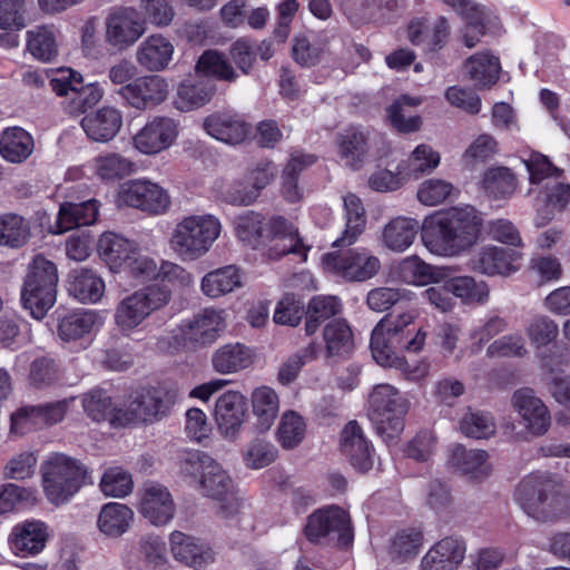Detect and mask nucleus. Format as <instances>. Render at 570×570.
<instances>
[{"mask_svg": "<svg viewBox=\"0 0 570 570\" xmlns=\"http://www.w3.org/2000/svg\"><path fill=\"white\" fill-rule=\"evenodd\" d=\"M481 228L482 218L472 206L451 207L425 217L421 238L432 254L455 257L476 244Z\"/></svg>", "mask_w": 570, "mask_h": 570, "instance_id": "obj_1", "label": "nucleus"}, {"mask_svg": "<svg viewBox=\"0 0 570 570\" xmlns=\"http://www.w3.org/2000/svg\"><path fill=\"white\" fill-rule=\"evenodd\" d=\"M40 471L45 494L56 505L67 503L85 484L92 482L82 462L62 453L51 454Z\"/></svg>", "mask_w": 570, "mask_h": 570, "instance_id": "obj_2", "label": "nucleus"}, {"mask_svg": "<svg viewBox=\"0 0 570 570\" xmlns=\"http://www.w3.org/2000/svg\"><path fill=\"white\" fill-rule=\"evenodd\" d=\"M59 281L53 262L42 254L36 255L28 266L21 289V302L36 320H42L53 306Z\"/></svg>", "mask_w": 570, "mask_h": 570, "instance_id": "obj_3", "label": "nucleus"}, {"mask_svg": "<svg viewBox=\"0 0 570 570\" xmlns=\"http://www.w3.org/2000/svg\"><path fill=\"white\" fill-rule=\"evenodd\" d=\"M222 225L213 215L184 217L174 228L169 244L183 261L203 257L220 234Z\"/></svg>", "mask_w": 570, "mask_h": 570, "instance_id": "obj_4", "label": "nucleus"}, {"mask_svg": "<svg viewBox=\"0 0 570 570\" xmlns=\"http://www.w3.org/2000/svg\"><path fill=\"white\" fill-rule=\"evenodd\" d=\"M178 397L176 387L140 389L130 395L126 405L116 410L114 420L121 426L159 421L169 414Z\"/></svg>", "mask_w": 570, "mask_h": 570, "instance_id": "obj_5", "label": "nucleus"}, {"mask_svg": "<svg viewBox=\"0 0 570 570\" xmlns=\"http://www.w3.org/2000/svg\"><path fill=\"white\" fill-rule=\"evenodd\" d=\"M407 411V400L390 384H379L370 394L368 417L377 434L386 440L403 431Z\"/></svg>", "mask_w": 570, "mask_h": 570, "instance_id": "obj_6", "label": "nucleus"}, {"mask_svg": "<svg viewBox=\"0 0 570 570\" xmlns=\"http://www.w3.org/2000/svg\"><path fill=\"white\" fill-rule=\"evenodd\" d=\"M180 472L198 480L204 495L225 500L233 493L234 483L222 465L208 454L188 451L180 459Z\"/></svg>", "mask_w": 570, "mask_h": 570, "instance_id": "obj_7", "label": "nucleus"}, {"mask_svg": "<svg viewBox=\"0 0 570 570\" xmlns=\"http://www.w3.org/2000/svg\"><path fill=\"white\" fill-rule=\"evenodd\" d=\"M171 297L168 288L151 285L138 289L122 298L116 306L114 318L122 333H130L153 312L166 306Z\"/></svg>", "mask_w": 570, "mask_h": 570, "instance_id": "obj_8", "label": "nucleus"}, {"mask_svg": "<svg viewBox=\"0 0 570 570\" xmlns=\"http://www.w3.org/2000/svg\"><path fill=\"white\" fill-rule=\"evenodd\" d=\"M304 533L313 543L336 540L338 546L347 547L353 541L350 517L345 510L336 505L313 512L307 519Z\"/></svg>", "mask_w": 570, "mask_h": 570, "instance_id": "obj_9", "label": "nucleus"}, {"mask_svg": "<svg viewBox=\"0 0 570 570\" xmlns=\"http://www.w3.org/2000/svg\"><path fill=\"white\" fill-rule=\"evenodd\" d=\"M322 262L325 271L346 282H365L374 277L381 268L380 259L363 248L327 253Z\"/></svg>", "mask_w": 570, "mask_h": 570, "instance_id": "obj_10", "label": "nucleus"}, {"mask_svg": "<svg viewBox=\"0 0 570 570\" xmlns=\"http://www.w3.org/2000/svg\"><path fill=\"white\" fill-rule=\"evenodd\" d=\"M226 327L225 312L207 307L179 325V334L185 346L197 350L210 346Z\"/></svg>", "mask_w": 570, "mask_h": 570, "instance_id": "obj_11", "label": "nucleus"}, {"mask_svg": "<svg viewBox=\"0 0 570 570\" xmlns=\"http://www.w3.org/2000/svg\"><path fill=\"white\" fill-rule=\"evenodd\" d=\"M168 92L167 80L158 75L137 77L116 90L125 106L139 111L153 109L163 104Z\"/></svg>", "mask_w": 570, "mask_h": 570, "instance_id": "obj_12", "label": "nucleus"}, {"mask_svg": "<svg viewBox=\"0 0 570 570\" xmlns=\"http://www.w3.org/2000/svg\"><path fill=\"white\" fill-rule=\"evenodd\" d=\"M146 31V21L131 7L114 9L106 20V41L119 51L131 47Z\"/></svg>", "mask_w": 570, "mask_h": 570, "instance_id": "obj_13", "label": "nucleus"}, {"mask_svg": "<svg viewBox=\"0 0 570 570\" xmlns=\"http://www.w3.org/2000/svg\"><path fill=\"white\" fill-rule=\"evenodd\" d=\"M179 134L178 122L167 116H154L132 137V145L148 156L168 149Z\"/></svg>", "mask_w": 570, "mask_h": 570, "instance_id": "obj_14", "label": "nucleus"}, {"mask_svg": "<svg viewBox=\"0 0 570 570\" xmlns=\"http://www.w3.org/2000/svg\"><path fill=\"white\" fill-rule=\"evenodd\" d=\"M234 224L238 239L253 248L272 242L273 234L291 230L286 218L273 216L266 219L255 212H247L236 217Z\"/></svg>", "mask_w": 570, "mask_h": 570, "instance_id": "obj_15", "label": "nucleus"}, {"mask_svg": "<svg viewBox=\"0 0 570 570\" xmlns=\"http://www.w3.org/2000/svg\"><path fill=\"white\" fill-rule=\"evenodd\" d=\"M119 199L127 206L150 214L165 213L170 200L164 188L149 180H130L122 185Z\"/></svg>", "mask_w": 570, "mask_h": 570, "instance_id": "obj_16", "label": "nucleus"}, {"mask_svg": "<svg viewBox=\"0 0 570 570\" xmlns=\"http://www.w3.org/2000/svg\"><path fill=\"white\" fill-rule=\"evenodd\" d=\"M169 547L176 561L196 570L204 569L215 560L213 549L205 541L181 531L170 533Z\"/></svg>", "mask_w": 570, "mask_h": 570, "instance_id": "obj_17", "label": "nucleus"}, {"mask_svg": "<svg viewBox=\"0 0 570 570\" xmlns=\"http://www.w3.org/2000/svg\"><path fill=\"white\" fill-rule=\"evenodd\" d=\"M412 323L413 316L403 313L397 316L387 315L375 325L372 331L370 347L376 363H389L391 355L383 351L386 348V342L389 341L391 346L400 344V332L412 328Z\"/></svg>", "mask_w": 570, "mask_h": 570, "instance_id": "obj_18", "label": "nucleus"}, {"mask_svg": "<svg viewBox=\"0 0 570 570\" xmlns=\"http://www.w3.org/2000/svg\"><path fill=\"white\" fill-rule=\"evenodd\" d=\"M512 404L531 434L543 435L548 431L551 423L549 411L533 390H517L512 396Z\"/></svg>", "mask_w": 570, "mask_h": 570, "instance_id": "obj_19", "label": "nucleus"}, {"mask_svg": "<svg viewBox=\"0 0 570 570\" xmlns=\"http://www.w3.org/2000/svg\"><path fill=\"white\" fill-rule=\"evenodd\" d=\"M341 451L358 472L365 473L373 466V448L356 421H350L341 433Z\"/></svg>", "mask_w": 570, "mask_h": 570, "instance_id": "obj_20", "label": "nucleus"}, {"mask_svg": "<svg viewBox=\"0 0 570 570\" xmlns=\"http://www.w3.org/2000/svg\"><path fill=\"white\" fill-rule=\"evenodd\" d=\"M139 512L153 525L167 524L175 515V503L168 489L161 484H147L142 491Z\"/></svg>", "mask_w": 570, "mask_h": 570, "instance_id": "obj_21", "label": "nucleus"}, {"mask_svg": "<svg viewBox=\"0 0 570 570\" xmlns=\"http://www.w3.org/2000/svg\"><path fill=\"white\" fill-rule=\"evenodd\" d=\"M122 124L121 111L110 106L86 114L80 122L88 139L96 142L111 141L120 131Z\"/></svg>", "mask_w": 570, "mask_h": 570, "instance_id": "obj_22", "label": "nucleus"}, {"mask_svg": "<svg viewBox=\"0 0 570 570\" xmlns=\"http://www.w3.org/2000/svg\"><path fill=\"white\" fill-rule=\"evenodd\" d=\"M203 128L209 136L219 141L237 145L246 139L250 126L237 114L216 111L204 119Z\"/></svg>", "mask_w": 570, "mask_h": 570, "instance_id": "obj_23", "label": "nucleus"}, {"mask_svg": "<svg viewBox=\"0 0 570 570\" xmlns=\"http://www.w3.org/2000/svg\"><path fill=\"white\" fill-rule=\"evenodd\" d=\"M214 414L222 434L234 438L239 432L246 415L245 397L235 391L224 393L216 401Z\"/></svg>", "mask_w": 570, "mask_h": 570, "instance_id": "obj_24", "label": "nucleus"}, {"mask_svg": "<svg viewBox=\"0 0 570 570\" xmlns=\"http://www.w3.org/2000/svg\"><path fill=\"white\" fill-rule=\"evenodd\" d=\"M520 258L518 252L498 246L482 247L470 261L474 272L494 276L510 275L517 271L513 263Z\"/></svg>", "mask_w": 570, "mask_h": 570, "instance_id": "obj_25", "label": "nucleus"}, {"mask_svg": "<svg viewBox=\"0 0 570 570\" xmlns=\"http://www.w3.org/2000/svg\"><path fill=\"white\" fill-rule=\"evenodd\" d=\"M216 92L213 78L195 75L184 79L178 88L175 104L180 111H190L208 104Z\"/></svg>", "mask_w": 570, "mask_h": 570, "instance_id": "obj_26", "label": "nucleus"}, {"mask_svg": "<svg viewBox=\"0 0 570 570\" xmlns=\"http://www.w3.org/2000/svg\"><path fill=\"white\" fill-rule=\"evenodd\" d=\"M553 488L554 483L540 476H530L523 480L517 489V499L523 511L538 521L530 505L535 510H547L553 508Z\"/></svg>", "mask_w": 570, "mask_h": 570, "instance_id": "obj_27", "label": "nucleus"}, {"mask_svg": "<svg viewBox=\"0 0 570 570\" xmlns=\"http://www.w3.org/2000/svg\"><path fill=\"white\" fill-rule=\"evenodd\" d=\"M175 47L160 33L148 36L138 46L136 61L145 70L158 72L165 70L173 60Z\"/></svg>", "mask_w": 570, "mask_h": 570, "instance_id": "obj_28", "label": "nucleus"}, {"mask_svg": "<svg viewBox=\"0 0 570 570\" xmlns=\"http://www.w3.org/2000/svg\"><path fill=\"white\" fill-rule=\"evenodd\" d=\"M98 215L99 203L96 199L82 203L66 202L60 205L56 224L50 230L53 234H62L76 227L89 226L96 223Z\"/></svg>", "mask_w": 570, "mask_h": 570, "instance_id": "obj_29", "label": "nucleus"}, {"mask_svg": "<svg viewBox=\"0 0 570 570\" xmlns=\"http://www.w3.org/2000/svg\"><path fill=\"white\" fill-rule=\"evenodd\" d=\"M337 154L352 168L362 167L368 153V136L361 127L350 126L336 135Z\"/></svg>", "mask_w": 570, "mask_h": 570, "instance_id": "obj_30", "label": "nucleus"}, {"mask_svg": "<svg viewBox=\"0 0 570 570\" xmlns=\"http://www.w3.org/2000/svg\"><path fill=\"white\" fill-rule=\"evenodd\" d=\"M47 539V525L41 521L32 520L13 528L10 544L16 554L35 556L43 550Z\"/></svg>", "mask_w": 570, "mask_h": 570, "instance_id": "obj_31", "label": "nucleus"}, {"mask_svg": "<svg viewBox=\"0 0 570 570\" xmlns=\"http://www.w3.org/2000/svg\"><path fill=\"white\" fill-rule=\"evenodd\" d=\"M488 458L489 455L484 450L466 449L456 444L451 449L448 463L461 474L471 479H481L489 475L491 471Z\"/></svg>", "mask_w": 570, "mask_h": 570, "instance_id": "obj_32", "label": "nucleus"}, {"mask_svg": "<svg viewBox=\"0 0 570 570\" xmlns=\"http://www.w3.org/2000/svg\"><path fill=\"white\" fill-rule=\"evenodd\" d=\"M100 258L112 272H119L135 254L136 247L132 242L116 233H104L97 245Z\"/></svg>", "mask_w": 570, "mask_h": 570, "instance_id": "obj_33", "label": "nucleus"}, {"mask_svg": "<svg viewBox=\"0 0 570 570\" xmlns=\"http://www.w3.org/2000/svg\"><path fill=\"white\" fill-rule=\"evenodd\" d=\"M134 521V511L126 504L109 502L101 507L97 519L98 530L116 539L126 533Z\"/></svg>", "mask_w": 570, "mask_h": 570, "instance_id": "obj_34", "label": "nucleus"}, {"mask_svg": "<svg viewBox=\"0 0 570 570\" xmlns=\"http://www.w3.org/2000/svg\"><path fill=\"white\" fill-rule=\"evenodd\" d=\"M254 362L252 350L242 343H229L216 350L212 364L220 374H232L245 370Z\"/></svg>", "mask_w": 570, "mask_h": 570, "instance_id": "obj_35", "label": "nucleus"}, {"mask_svg": "<svg viewBox=\"0 0 570 570\" xmlns=\"http://www.w3.org/2000/svg\"><path fill=\"white\" fill-rule=\"evenodd\" d=\"M422 104L420 97L400 96L389 108L387 118L392 127L402 134L416 132L422 127V118L412 110Z\"/></svg>", "mask_w": 570, "mask_h": 570, "instance_id": "obj_36", "label": "nucleus"}, {"mask_svg": "<svg viewBox=\"0 0 570 570\" xmlns=\"http://www.w3.org/2000/svg\"><path fill=\"white\" fill-rule=\"evenodd\" d=\"M33 148L32 136L21 127H9L0 135V154L12 164L24 161Z\"/></svg>", "mask_w": 570, "mask_h": 570, "instance_id": "obj_37", "label": "nucleus"}, {"mask_svg": "<svg viewBox=\"0 0 570 570\" xmlns=\"http://www.w3.org/2000/svg\"><path fill=\"white\" fill-rule=\"evenodd\" d=\"M68 292L81 303H97L105 293V282L91 269H75L69 276Z\"/></svg>", "mask_w": 570, "mask_h": 570, "instance_id": "obj_38", "label": "nucleus"}, {"mask_svg": "<svg viewBox=\"0 0 570 570\" xmlns=\"http://www.w3.org/2000/svg\"><path fill=\"white\" fill-rule=\"evenodd\" d=\"M460 17L465 21L462 39L468 48L475 47L481 37L485 35L488 27L497 19L490 10L473 0Z\"/></svg>", "mask_w": 570, "mask_h": 570, "instance_id": "obj_39", "label": "nucleus"}, {"mask_svg": "<svg viewBox=\"0 0 570 570\" xmlns=\"http://www.w3.org/2000/svg\"><path fill=\"white\" fill-rule=\"evenodd\" d=\"M465 70L475 87L483 89L498 82L501 66L498 57L489 51H481L465 61Z\"/></svg>", "mask_w": 570, "mask_h": 570, "instance_id": "obj_40", "label": "nucleus"}, {"mask_svg": "<svg viewBox=\"0 0 570 570\" xmlns=\"http://www.w3.org/2000/svg\"><path fill=\"white\" fill-rule=\"evenodd\" d=\"M422 225L416 219L396 217L383 229V244L392 252L402 253L414 242Z\"/></svg>", "mask_w": 570, "mask_h": 570, "instance_id": "obj_41", "label": "nucleus"}, {"mask_svg": "<svg viewBox=\"0 0 570 570\" xmlns=\"http://www.w3.org/2000/svg\"><path fill=\"white\" fill-rule=\"evenodd\" d=\"M252 409L256 417V428L259 432H266L274 424L279 411L277 393L268 387L261 386L252 393Z\"/></svg>", "mask_w": 570, "mask_h": 570, "instance_id": "obj_42", "label": "nucleus"}, {"mask_svg": "<svg viewBox=\"0 0 570 570\" xmlns=\"http://www.w3.org/2000/svg\"><path fill=\"white\" fill-rule=\"evenodd\" d=\"M397 275L404 283L426 285L439 283L444 277V272L440 267L428 264L419 256L413 255L400 262Z\"/></svg>", "mask_w": 570, "mask_h": 570, "instance_id": "obj_43", "label": "nucleus"}, {"mask_svg": "<svg viewBox=\"0 0 570 570\" xmlns=\"http://www.w3.org/2000/svg\"><path fill=\"white\" fill-rule=\"evenodd\" d=\"M344 209L346 218L345 229L342 236L333 243V246L343 247L354 244L365 227V209L356 195L348 194L344 197Z\"/></svg>", "mask_w": 570, "mask_h": 570, "instance_id": "obj_44", "label": "nucleus"}, {"mask_svg": "<svg viewBox=\"0 0 570 570\" xmlns=\"http://www.w3.org/2000/svg\"><path fill=\"white\" fill-rule=\"evenodd\" d=\"M240 286L239 271L233 265L207 273L200 284L203 293L212 298L226 295Z\"/></svg>", "mask_w": 570, "mask_h": 570, "instance_id": "obj_45", "label": "nucleus"}, {"mask_svg": "<svg viewBox=\"0 0 570 570\" xmlns=\"http://www.w3.org/2000/svg\"><path fill=\"white\" fill-rule=\"evenodd\" d=\"M441 160L438 151L426 144L419 145L406 160L397 165L400 173L407 178H419L421 175L434 170Z\"/></svg>", "mask_w": 570, "mask_h": 570, "instance_id": "obj_46", "label": "nucleus"}, {"mask_svg": "<svg viewBox=\"0 0 570 570\" xmlns=\"http://www.w3.org/2000/svg\"><path fill=\"white\" fill-rule=\"evenodd\" d=\"M401 342L397 345L391 346V343L387 341L385 354L391 355V360L389 363H379L384 367H395L403 372H406L409 368V364L404 357L399 356L400 351H409V352H419L422 350L425 342V333L421 330H416L415 327L405 330L400 332Z\"/></svg>", "mask_w": 570, "mask_h": 570, "instance_id": "obj_47", "label": "nucleus"}, {"mask_svg": "<svg viewBox=\"0 0 570 570\" xmlns=\"http://www.w3.org/2000/svg\"><path fill=\"white\" fill-rule=\"evenodd\" d=\"M27 49L36 59L50 62L58 56V46L52 27L39 26L27 32Z\"/></svg>", "mask_w": 570, "mask_h": 570, "instance_id": "obj_48", "label": "nucleus"}, {"mask_svg": "<svg viewBox=\"0 0 570 570\" xmlns=\"http://www.w3.org/2000/svg\"><path fill=\"white\" fill-rule=\"evenodd\" d=\"M342 304L336 296L318 295L313 297L306 309V334H314L323 322L340 314Z\"/></svg>", "mask_w": 570, "mask_h": 570, "instance_id": "obj_49", "label": "nucleus"}, {"mask_svg": "<svg viewBox=\"0 0 570 570\" xmlns=\"http://www.w3.org/2000/svg\"><path fill=\"white\" fill-rule=\"evenodd\" d=\"M30 238L27 220L14 213L0 215V246L20 248Z\"/></svg>", "mask_w": 570, "mask_h": 570, "instance_id": "obj_50", "label": "nucleus"}, {"mask_svg": "<svg viewBox=\"0 0 570 570\" xmlns=\"http://www.w3.org/2000/svg\"><path fill=\"white\" fill-rule=\"evenodd\" d=\"M97 315L91 311H77L59 316L58 335L62 341H76L90 333Z\"/></svg>", "mask_w": 570, "mask_h": 570, "instance_id": "obj_51", "label": "nucleus"}, {"mask_svg": "<svg viewBox=\"0 0 570 570\" xmlns=\"http://www.w3.org/2000/svg\"><path fill=\"white\" fill-rule=\"evenodd\" d=\"M195 70L202 76L229 82L238 78L229 61L216 50H206L198 58Z\"/></svg>", "mask_w": 570, "mask_h": 570, "instance_id": "obj_52", "label": "nucleus"}, {"mask_svg": "<svg viewBox=\"0 0 570 570\" xmlns=\"http://www.w3.org/2000/svg\"><path fill=\"white\" fill-rule=\"evenodd\" d=\"M482 185L489 197L504 199L513 195L517 188V178L507 167L490 168L483 176Z\"/></svg>", "mask_w": 570, "mask_h": 570, "instance_id": "obj_53", "label": "nucleus"}, {"mask_svg": "<svg viewBox=\"0 0 570 570\" xmlns=\"http://www.w3.org/2000/svg\"><path fill=\"white\" fill-rule=\"evenodd\" d=\"M323 337L328 355H342L353 348V333L344 320H332L323 331Z\"/></svg>", "mask_w": 570, "mask_h": 570, "instance_id": "obj_54", "label": "nucleus"}, {"mask_svg": "<svg viewBox=\"0 0 570 570\" xmlns=\"http://www.w3.org/2000/svg\"><path fill=\"white\" fill-rule=\"evenodd\" d=\"M305 431L304 419L294 411H287L281 417L276 439L283 449L292 450L302 443Z\"/></svg>", "mask_w": 570, "mask_h": 570, "instance_id": "obj_55", "label": "nucleus"}, {"mask_svg": "<svg viewBox=\"0 0 570 570\" xmlns=\"http://www.w3.org/2000/svg\"><path fill=\"white\" fill-rule=\"evenodd\" d=\"M102 96L104 89L99 83L90 82L83 85L81 82L69 100L66 101L65 110L71 116L85 114L95 107L102 99Z\"/></svg>", "mask_w": 570, "mask_h": 570, "instance_id": "obj_56", "label": "nucleus"}, {"mask_svg": "<svg viewBox=\"0 0 570 570\" xmlns=\"http://www.w3.org/2000/svg\"><path fill=\"white\" fill-rule=\"evenodd\" d=\"M29 383L36 389H45L60 380V367L57 361L48 355L36 357L29 366Z\"/></svg>", "mask_w": 570, "mask_h": 570, "instance_id": "obj_57", "label": "nucleus"}, {"mask_svg": "<svg viewBox=\"0 0 570 570\" xmlns=\"http://www.w3.org/2000/svg\"><path fill=\"white\" fill-rule=\"evenodd\" d=\"M522 161L529 173V180L532 185L542 184L551 178H559L563 170L554 166L549 158L538 151H531Z\"/></svg>", "mask_w": 570, "mask_h": 570, "instance_id": "obj_58", "label": "nucleus"}, {"mask_svg": "<svg viewBox=\"0 0 570 570\" xmlns=\"http://www.w3.org/2000/svg\"><path fill=\"white\" fill-rule=\"evenodd\" d=\"M465 541L462 538L451 535L438 541L426 553L443 560L458 570L465 558Z\"/></svg>", "mask_w": 570, "mask_h": 570, "instance_id": "obj_59", "label": "nucleus"}, {"mask_svg": "<svg viewBox=\"0 0 570 570\" xmlns=\"http://www.w3.org/2000/svg\"><path fill=\"white\" fill-rule=\"evenodd\" d=\"M452 295L465 302L484 303L489 298V287L484 282H476L470 276L454 277L449 281Z\"/></svg>", "mask_w": 570, "mask_h": 570, "instance_id": "obj_60", "label": "nucleus"}, {"mask_svg": "<svg viewBox=\"0 0 570 570\" xmlns=\"http://www.w3.org/2000/svg\"><path fill=\"white\" fill-rule=\"evenodd\" d=\"M85 412L95 422L107 420L111 415V422L117 424L114 420V414L119 407H112L111 397L102 390H92L85 394L82 400Z\"/></svg>", "mask_w": 570, "mask_h": 570, "instance_id": "obj_61", "label": "nucleus"}, {"mask_svg": "<svg viewBox=\"0 0 570 570\" xmlns=\"http://www.w3.org/2000/svg\"><path fill=\"white\" fill-rule=\"evenodd\" d=\"M461 432L472 439H488L495 433L492 416L483 412L466 413L460 421Z\"/></svg>", "mask_w": 570, "mask_h": 570, "instance_id": "obj_62", "label": "nucleus"}, {"mask_svg": "<svg viewBox=\"0 0 570 570\" xmlns=\"http://www.w3.org/2000/svg\"><path fill=\"white\" fill-rule=\"evenodd\" d=\"M100 489L108 497H126L132 490L131 475L119 466L109 468L101 478Z\"/></svg>", "mask_w": 570, "mask_h": 570, "instance_id": "obj_63", "label": "nucleus"}, {"mask_svg": "<svg viewBox=\"0 0 570 570\" xmlns=\"http://www.w3.org/2000/svg\"><path fill=\"white\" fill-rule=\"evenodd\" d=\"M135 165L119 154H108L97 159V174L106 180L122 178L134 171Z\"/></svg>", "mask_w": 570, "mask_h": 570, "instance_id": "obj_64", "label": "nucleus"}]
</instances>
